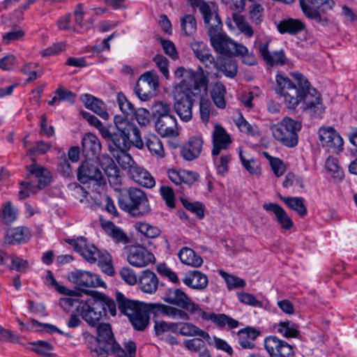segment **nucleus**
Instances as JSON below:
<instances>
[{"mask_svg":"<svg viewBox=\"0 0 357 357\" xmlns=\"http://www.w3.org/2000/svg\"><path fill=\"white\" fill-rule=\"evenodd\" d=\"M294 82L284 75L275 77V92L283 97L287 108L294 109L303 101L304 110L311 114L320 116L325 112L321 94L312 87L305 77L300 73H291Z\"/></svg>","mask_w":357,"mask_h":357,"instance_id":"nucleus-1","label":"nucleus"},{"mask_svg":"<svg viewBox=\"0 0 357 357\" xmlns=\"http://www.w3.org/2000/svg\"><path fill=\"white\" fill-rule=\"evenodd\" d=\"M200 13L204 18L211 44L218 53L225 56H239L243 63L248 66L257 63L256 56L247 47L236 43L222 33L221 20L213 6L203 3Z\"/></svg>","mask_w":357,"mask_h":357,"instance_id":"nucleus-2","label":"nucleus"},{"mask_svg":"<svg viewBox=\"0 0 357 357\" xmlns=\"http://www.w3.org/2000/svg\"><path fill=\"white\" fill-rule=\"evenodd\" d=\"M116 299L119 310L126 314L135 330L144 331L149 323V312L175 318L178 314V306L162 303H144L126 298L117 292Z\"/></svg>","mask_w":357,"mask_h":357,"instance_id":"nucleus-3","label":"nucleus"},{"mask_svg":"<svg viewBox=\"0 0 357 357\" xmlns=\"http://www.w3.org/2000/svg\"><path fill=\"white\" fill-rule=\"evenodd\" d=\"M96 331V337L89 333H84L83 335L92 357H108L109 354L117 357H135V343L129 341L125 345L126 351L122 349L116 341L109 324H99Z\"/></svg>","mask_w":357,"mask_h":357,"instance_id":"nucleus-4","label":"nucleus"},{"mask_svg":"<svg viewBox=\"0 0 357 357\" xmlns=\"http://www.w3.org/2000/svg\"><path fill=\"white\" fill-rule=\"evenodd\" d=\"M209 73L202 68L195 72L180 67V119L188 122L192 119V96L207 93Z\"/></svg>","mask_w":357,"mask_h":357,"instance_id":"nucleus-5","label":"nucleus"},{"mask_svg":"<svg viewBox=\"0 0 357 357\" xmlns=\"http://www.w3.org/2000/svg\"><path fill=\"white\" fill-rule=\"evenodd\" d=\"M91 296L77 306V312L87 324L92 326H96L106 315L107 309L111 315H116V304L113 299L97 291H93Z\"/></svg>","mask_w":357,"mask_h":357,"instance_id":"nucleus-6","label":"nucleus"},{"mask_svg":"<svg viewBox=\"0 0 357 357\" xmlns=\"http://www.w3.org/2000/svg\"><path fill=\"white\" fill-rule=\"evenodd\" d=\"M180 319H190L189 314H199L203 321H210L219 328L227 327L234 329L238 327L240 323L229 315L223 313L216 314L213 312L203 310L200 306L194 302L184 291L180 290Z\"/></svg>","mask_w":357,"mask_h":357,"instance_id":"nucleus-7","label":"nucleus"},{"mask_svg":"<svg viewBox=\"0 0 357 357\" xmlns=\"http://www.w3.org/2000/svg\"><path fill=\"white\" fill-rule=\"evenodd\" d=\"M121 209L132 216H141L150 211L149 199L145 192L137 188H130L119 199Z\"/></svg>","mask_w":357,"mask_h":357,"instance_id":"nucleus-8","label":"nucleus"},{"mask_svg":"<svg viewBox=\"0 0 357 357\" xmlns=\"http://www.w3.org/2000/svg\"><path fill=\"white\" fill-rule=\"evenodd\" d=\"M300 121L289 117L284 118L280 123L271 128L274 138L287 147H294L298 144V132L301 130Z\"/></svg>","mask_w":357,"mask_h":357,"instance_id":"nucleus-9","label":"nucleus"},{"mask_svg":"<svg viewBox=\"0 0 357 357\" xmlns=\"http://www.w3.org/2000/svg\"><path fill=\"white\" fill-rule=\"evenodd\" d=\"M114 122L116 131H111L109 128L104 130L102 137L111 141L109 144V150L111 149H118L121 150H129L130 149V142L128 138V120L126 118L116 115L114 118Z\"/></svg>","mask_w":357,"mask_h":357,"instance_id":"nucleus-10","label":"nucleus"},{"mask_svg":"<svg viewBox=\"0 0 357 357\" xmlns=\"http://www.w3.org/2000/svg\"><path fill=\"white\" fill-rule=\"evenodd\" d=\"M69 282L73 283L77 287L79 290H75L79 292V297L82 294H93V291H89L87 288L106 287L105 282H103L100 276L90 271L76 269L70 272L67 277Z\"/></svg>","mask_w":357,"mask_h":357,"instance_id":"nucleus-11","label":"nucleus"},{"mask_svg":"<svg viewBox=\"0 0 357 357\" xmlns=\"http://www.w3.org/2000/svg\"><path fill=\"white\" fill-rule=\"evenodd\" d=\"M158 86V76L155 71H147L138 79L135 91L142 101H148L155 96Z\"/></svg>","mask_w":357,"mask_h":357,"instance_id":"nucleus-12","label":"nucleus"},{"mask_svg":"<svg viewBox=\"0 0 357 357\" xmlns=\"http://www.w3.org/2000/svg\"><path fill=\"white\" fill-rule=\"evenodd\" d=\"M264 347L269 357H294V347L275 335L266 337Z\"/></svg>","mask_w":357,"mask_h":357,"instance_id":"nucleus-13","label":"nucleus"},{"mask_svg":"<svg viewBox=\"0 0 357 357\" xmlns=\"http://www.w3.org/2000/svg\"><path fill=\"white\" fill-rule=\"evenodd\" d=\"M161 112L155 121V128L162 136L172 135L178 132L177 121L175 116L169 114L167 105L160 104Z\"/></svg>","mask_w":357,"mask_h":357,"instance_id":"nucleus-14","label":"nucleus"},{"mask_svg":"<svg viewBox=\"0 0 357 357\" xmlns=\"http://www.w3.org/2000/svg\"><path fill=\"white\" fill-rule=\"evenodd\" d=\"M318 134L322 147L326 150L340 151L342 149L343 139L333 128H320Z\"/></svg>","mask_w":357,"mask_h":357,"instance_id":"nucleus-15","label":"nucleus"},{"mask_svg":"<svg viewBox=\"0 0 357 357\" xmlns=\"http://www.w3.org/2000/svg\"><path fill=\"white\" fill-rule=\"evenodd\" d=\"M68 242L73 246L74 250L79 253L88 262L93 264L102 256L100 251L93 245L89 244L84 237L76 240H68Z\"/></svg>","mask_w":357,"mask_h":357,"instance_id":"nucleus-16","label":"nucleus"},{"mask_svg":"<svg viewBox=\"0 0 357 357\" xmlns=\"http://www.w3.org/2000/svg\"><path fill=\"white\" fill-rule=\"evenodd\" d=\"M77 179L82 183L93 180L99 183L103 180V175L96 164L89 160L82 162L77 169Z\"/></svg>","mask_w":357,"mask_h":357,"instance_id":"nucleus-17","label":"nucleus"},{"mask_svg":"<svg viewBox=\"0 0 357 357\" xmlns=\"http://www.w3.org/2000/svg\"><path fill=\"white\" fill-rule=\"evenodd\" d=\"M128 261L133 266L144 267L154 263L155 257L143 247H134L130 250Z\"/></svg>","mask_w":357,"mask_h":357,"instance_id":"nucleus-18","label":"nucleus"},{"mask_svg":"<svg viewBox=\"0 0 357 357\" xmlns=\"http://www.w3.org/2000/svg\"><path fill=\"white\" fill-rule=\"evenodd\" d=\"M213 156H218L221 150L227 149L231 143V139L226 130L219 124L214 126L213 132Z\"/></svg>","mask_w":357,"mask_h":357,"instance_id":"nucleus-19","label":"nucleus"},{"mask_svg":"<svg viewBox=\"0 0 357 357\" xmlns=\"http://www.w3.org/2000/svg\"><path fill=\"white\" fill-rule=\"evenodd\" d=\"M203 139L198 136H193L183 144L181 148V155L188 161L197 158L202 151Z\"/></svg>","mask_w":357,"mask_h":357,"instance_id":"nucleus-20","label":"nucleus"},{"mask_svg":"<svg viewBox=\"0 0 357 357\" xmlns=\"http://www.w3.org/2000/svg\"><path fill=\"white\" fill-rule=\"evenodd\" d=\"M190 46L196 57L205 65L206 68L211 69L217 66L210 49L204 43L194 41L191 43Z\"/></svg>","mask_w":357,"mask_h":357,"instance_id":"nucleus-21","label":"nucleus"},{"mask_svg":"<svg viewBox=\"0 0 357 357\" xmlns=\"http://www.w3.org/2000/svg\"><path fill=\"white\" fill-rule=\"evenodd\" d=\"M182 280L186 286L199 291L205 289L208 284V277L197 270L185 273Z\"/></svg>","mask_w":357,"mask_h":357,"instance_id":"nucleus-22","label":"nucleus"},{"mask_svg":"<svg viewBox=\"0 0 357 357\" xmlns=\"http://www.w3.org/2000/svg\"><path fill=\"white\" fill-rule=\"evenodd\" d=\"M128 174L135 182L144 188H152L155 185V181L151 174L138 165L131 168Z\"/></svg>","mask_w":357,"mask_h":357,"instance_id":"nucleus-23","label":"nucleus"},{"mask_svg":"<svg viewBox=\"0 0 357 357\" xmlns=\"http://www.w3.org/2000/svg\"><path fill=\"white\" fill-rule=\"evenodd\" d=\"M83 153L91 159L98 155L101 149V144L98 137L92 133H86L82 141Z\"/></svg>","mask_w":357,"mask_h":357,"instance_id":"nucleus-24","label":"nucleus"},{"mask_svg":"<svg viewBox=\"0 0 357 357\" xmlns=\"http://www.w3.org/2000/svg\"><path fill=\"white\" fill-rule=\"evenodd\" d=\"M31 234L25 227H17L8 229L4 236L5 242L8 244L24 243L29 241Z\"/></svg>","mask_w":357,"mask_h":357,"instance_id":"nucleus-25","label":"nucleus"},{"mask_svg":"<svg viewBox=\"0 0 357 357\" xmlns=\"http://www.w3.org/2000/svg\"><path fill=\"white\" fill-rule=\"evenodd\" d=\"M263 208L266 211H271L275 214L276 220L280 223L282 228L289 229L292 227L294 225L293 221L289 217L284 209L279 204L275 203L264 204Z\"/></svg>","mask_w":357,"mask_h":357,"instance_id":"nucleus-26","label":"nucleus"},{"mask_svg":"<svg viewBox=\"0 0 357 357\" xmlns=\"http://www.w3.org/2000/svg\"><path fill=\"white\" fill-rule=\"evenodd\" d=\"M81 100L87 109L93 111L105 120L109 119V114L106 111L105 103L102 100L87 93L83 95Z\"/></svg>","mask_w":357,"mask_h":357,"instance_id":"nucleus-27","label":"nucleus"},{"mask_svg":"<svg viewBox=\"0 0 357 357\" xmlns=\"http://www.w3.org/2000/svg\"><path fill=\"white\" fill-rule=\"evenodd\" d=\"M32 160L33 164L28 167L29 174L37 179V188L38 189H43L51 181L50 172L43 167L36 164L34 158H33Z\"/></svg>","mask_w":357,"mask_h":357,"instance_id":"nucleus-28","label":"nucleus"},{"mask_svg":"<svg viewBox=\"0 0 357 357\" xmlns=\"http://www.w3.org/2000/svg\"><path fill=\"white\" fill-rule=\"evenodd\" d=\"M277 29L282 34L296 35L305 29V24L300 20L288 18L280 21L277 24Z\"/></svg>","mask_w":357,"mask_h":357,"instance_id":"nucleus-29","label":"nucleus"},{"mask_svg":"<svg viewBox=\"0 0 357 357\" xmlns=\"http://www.w3.org/2000/svg\"><path fill=\"white\" fill-rule=\"evenodd\" d=\"M103 159L105 162H101V166L108 178L109 183L114 187L119 186L121 183V177L119 168L111 158L107 156Z\"/></svg>","mask_w":357,"mask_h":357,"instance_id":"nucleus-30","label":"nucleus"},{"mask_svg":"<svg viewBox=\"0 0 357 357\" xmlns=\"http://www.w3.org/2000/svg\"><path fill=\"white\" fill-rule=\"evenodd\" d=\"M274 328L285 338H298L301 335L299 324L290 320L280 321L275 324Z\"/></svg>","mask_w":357,"mask_h":357,"instance_id":"nucleus-31","label":"nucleus"},{"mask_svg":"<svg viewBox=\"0 0 357 357\" xmlns=\"http://www.w3.org/2000/svg\"><path fill=\"white\" fill-rule=\"evenodd\" d=\"M139 284L143 292L153 294L158 289V279L153 271L147 269L142 271L139 277Z\"/></svg>","mask_w":357,"mask_h":357,"instance_id":"nucleus-32","label":"nucleus"},{"mask_svg":"<svg viewBox=\"0 0 357 357\" xmlns=\"http://www.w3.org/2000/svg\"><path fill=\"white\" fill-rule=\"evenodd\" d=\"M237 335L238 343L243 349H252L255 347V340L259 335V332L253 328L246 327L240 329Z\"/></svg>","mask_w":357,"mask_h":357,"instance_id":"nucleus-33","label":"nucleus"},{"mask_svg":"<svg viewBox=\"0 0 357 357\" xmlns=\"http://www.w3.org/2000/svg\"><path fill=\"white\" fill-rule=\"evenodd\" d=\"M180 335L185 336H199L208 344H212V338L208 332L199 328L193 324L180 323Z\"/></svg>","mask_w":357,"mask_h":357,"instance_id":"nucleus-34","label":"nucleus"},{"mask_svg":"<svg viewBox=\"0 0 357 357\" xmlns=\"http://www.w3.org/2000/svg\"><path fill=\"white\" fill-rule=\"evenodd\" d=\"M128 150H121L118 149H111V154L116 160L119 165L123 169L130 172V169L137 164L132 156L128 153Z\"/></svg>","mask_w":357,"mask_h":357,"instance_id":"nucleus-35","label":"nucleus"},{"mask_svg":"<svg viewBox=\"0 0 357 357\" xmlns=\"http://www.w3.org/2000/svg\"><path fill=\"white\" fill-rule=\"evenodd\" d=\"M180 261L184 264L199 267L203 264L202 258L197 255L192 249L183 247L180 250Z\"/></svg>","mask_w":357,"mask_h":357,"instance_id":"nucleus-36","label":"nucleus"},{"mask_svg":"<svg viewBox=\"0 0 357 357\" xmlns=\"http://www.w3.org/2000/svg\"><path fill=\"white\" fill-rule=\"evenodd\" d=\"M225 94L226 88L224 84L218 82L213 86L211 97L215 106L220 109H224L226 107Z\"/></svg>","mask_w":357,"mask_h":357,"instance_id":"nucleus-37","label":"nucleus"},{"mask_svg":"<svg viewBox=\"0 0 357 357\" xmlns=\"http://www.w3.org/2000/svg\"><path fill=\"white\" fill-rule=\"evenodd\" d=\"M248 18L256 26L263 21L264 8L260 1H253L248 6Z\"/></svg>","mask_w":357,"mask_h":357,"instance_id":"nucleus-38","label":"nucleus"},{"mask_svg":"<svg viewBox=\"0 0 357 357\" xmlns=\"http://www.w3.org/2000/svg\"><path fill=\"white\" fill-rule=\"evenodd\" d=\"M102 227L107 234L112 237L116 242H121L123 243L128 242V237L126 234L113 222L110 221L102 222Z\"/></svg>","mask_w":357,"mask_h":357,"instance_id":"nucleus-39","label":"nucleus"},{"mask_svg":"<svg viewBox=\"0 0 357 357\" xmlns=\"http://www.w3.org/2000/svg\"><path fill=\"white\" fill-rule=\"evenodd\" d=\"M218 273L225 280L229 290L244 288L246 286L245 281L235 275L229 274L222 269L218 271Z\"/></svg>","mask_w":357,"mask_h":357,"instance_id":"nucleus-40","label":"nucleus"},{"mask_svg":"<svg viewBox=\"0 0 357 357\" xmlns=\"http://www.w3.org/2000/svg\"><path fill=\"white\" fill-rule=\"evenodd\" d=\"M180 202L187 211L195 215L198 219H202L204 217L205 206L202 202H191L183 198H180Z\"/></svg>","mask_w":357,"mask_h":357,"instance_id":"nucleus-41","label":"nucleus"},{"mask_svg":"<svg viewBox=\"0 0 357 357\" xmlns=\"http://www.w3.org/2000/svg\"><path fill=\"white\" fill-rule=\"evenodd\" d=\"M280 199L289 208L295 211L301 216L303 217L307 214V208L302 197H280Z\"/></svg>","mask_w":357,"mask_h":357,"instance_id":"nucleus-42","label":"nucleus"},{"mask_svg":"<svg viewBox=\"0 0 357 357\" xmlns=\"http://www.w3.org/2000/svg\"><path fill=\"white\" fill-rule=\"evenodd\" d=\"M234 122L241 132L252 137H259L260 135V130L258 126L249 123L241 114L234 120Z\"/></svg>","mask_w":357,"mask_h":357,"instance_id":"nucleus-43","label":"nucleus"},{"mask_svg":"<svg viewBox=\"0 0 357 357\" xmlns=\"http://www.w3.org/2000/svg\"><path fill=\"white\" fill-rule=\"evenodd\" d=\"M232 18L236 27L242 33H243L247 38H252L253 36V28L249 22L246 21L243 15L238 13H234Z\"/></svg>","mask_w":357,"mask_h":357,"instance_id":"nucleus-44","label":"nucleus"},{"mask_svg":"<svg viewBox=\"0 0 357 357\" xmlns=\"http://www.w3.org/2000/svg\"><path fill=\"white\" fill-rule=\"evenodd\" d=\"M240 160L243 167L252 175H259L261 173L260 162L254 158L246 159L242 151L239 153Z\"/></svg>","mask_w":357,"mask_h":357,"instance_id":"nucleus-45","label":"nucleus"},{"mask_svg":"<svg viewBox=\"0 0 357 357\" xmlns=\"http://www.w3.org/2000/svg\"><path fill=\"white\" fill-rule=\"evenodd\" d=\"M154 329L157 335L161 334L177 335L178 332V325L176 323L167 322L165 321H155Z\"/></svg>","mask_w":357,"mask_h":357,"instance_id":"nucleus-46","label":"nucleus"},{"mask_svg":"<svg viewBox=\"0 0 357 357\" xmlns=\"http://www.w3.org/2000/svg\"><path fill=\"white\" fill-rule=\"evenodd\" d=\"M146 146L152 153L160 157L164 156L162 144L159 137L155 135H149L146 138Z\"/></svg>","mask_w":357,"mask_h":357,"instance_id":"nucleus-47","label":"nucleus"},{"mask_svg":"<svg viewBox=\"0 0 357 357\" xmlns=\"http://www.w3.org/2000/svg\"><path fill=\"white\" fill-rule=\"evenodd\" d=\"M45 282L47 285H51L54 287L56 291L63 295L66 296H79L80 293L77 292L74 290L69 289L62 285H60L56 280H55L53 273L51 271H47L46 277H45Z\"/></svg>","mask_w":357,"mask_h":357,"instance_id":"nucleus-48","label":"nucleus"},{"mask_svg":"<svg viewBox=\"0 0 357 357\" xmlns=\"http://www.w3.org/2000/svg\"><path fill=\"white\" fill-rule=\"evenodd\" d=\"M1 220L6 225H10L17 218V210L10 202L2 204Z\"/></svg>","mask_w":357,"mask_h":357,"instance_id":"nucleus-49","label":"nucleus"},{"mask_svg":"<svg viewBox=\"0 0 357 357\" xmlns=\"http://www.w3.org/2000/svg\"><path fill=\"white\" fill-rule=\"evenodd\" d=\"M180 24L184 34L188 36H192L197 31V21L194 15H186L183 16Z\"/></svg>","mask_w":357,"mask_h":357,"instance_id":"nucleus-50","label":"nucleus"},{"mask_svg":"<svg viewBox=\"0 0 357 357\" xmlns=\"http://www.w3.org/2000/svg\"><path fill=\"white\" fill-rule=\"evenodd\" d=\"M128 138L130 146H133L138 149H144V142L140 135V132L135 124L128 121Z\"/></svg>","mask_w":357,"mask_h":357,"instance_id":"nucleus-51","label":"nucleus"},{"mask_svg":"<svg viewBox=\"0 0 357 357\" xmlns=\"http://www.w3.org/2000/svg\"><path fill=\"white\" fill-rule=\"evenodd\" d=\"M160 195L169 208L176 207V196L173 189L167 185H162L160 187Z\"/></svg>","mask_w":357,"mask_h":357,"instance_id":"nucleus-52","label":"nucleus"},{"mask_svg":"<svg viewBox=\"0 0 357 357\" xmlns=\"http://www.w3.org/2000/svg\"><path fill=\"white\" fill-rule=\"evenodd\" d=\"M137 230L148 238H155L160 234L158 227L145 222H137L135 225Z\"/></svg>","mask_w":357,"mask_h":357,"instance_id":"nucleus-53","label":"nucleus"},{"mask_svg":"<svg viewBox=\"0 0 357 357\" xmlns=\"http://www.w3.org/2000/svg\"><path fill=\"white\" fill-rule=\"evenodd\" d=\"M117 103L121 111L126 116H132L135 112L134 105L127 99L123 93H119L116 97Z\"/></svg>","mask_w":357,"mask_h":357,"instance_id":"nucleus-54","label":"nucleus"},{"mask_svg":"<svg viewBox=\"0 0 357 357\" xmlns=\"http://www.w3.org/2000/svg\"><path fill=\"white\" fill-rule=\"evenodd\" d=\"M304 15L309 19L314 20L317 23L323 26L328 24L329 21L327 17L321 15L316 8H303Z\"/></svg>","mask_w":357,"mask_h":357,"instance_id":"nucleus-55","label":"nucleus"},{"mask_svg":"<svg viewBox=\"0 0 357 357\" xmlns=\"http://www.w3.org/2000/svg\"><path fill=\"white\" fill-rule=\"evenodd\" d=\"M31 349L40 354L44 356H51L52 351H53V346L46 341L39 340L37 342H32L31 344Z\"/></svg>","mask_w":357,"mask_h":357,"instance_id":"nucleus-56","label":"nucleus"},{"mask_svg":"<svg viewBox=\"0 0 357 357\" xmlns=\"http://www.w3.org/2000/svg\"><path fill=\"white\" fill-rule=\"evenodd\" d=\"M238 301L245 305L255 307H262L263 303L256 298L255 296L247 292H238L236 294Z\"/></svg>","mask_w":357,"mask_h":357,"instance_id":"nucleus-57","label":"nucleus"},{"mask_svg":"<svg viewBox=\"0 0 357 357\" xmlns=\"http://www.w3.org/2000/svg\"><path fill=\"white\" fill-rule=\"evenodd\" d=\"M286 60L284 52L281 50L271 53L265 61L271 66H283L286 63Z\"/></svg>","mask_w":357,"mask_h":357,"instance_id":"nucleus-58","label":"nucleus"},{"mask_svg":"<svg viewBox=\"0 0 357 357\" xmlns=\"http://www.w3.org/2000/svg\"><path fill=\"white\" fill-rule=\"evenodd\" d=\"M220 69L227 77L234 78L237 74V63L231 59H226L220 66Z\"/></svg>","mask_w":357,"mask_h":357,"instance_id":"nucleus-59","label":"nucleus"},{"mask_svg":"<svg viewBox=\"0 0 357 357\" xmlns=\"http://www.w3.org/2000/svg\"><path fill=\"white\" fill-rule=\"evenodd\" d=\"M98 261L101 270L105 273L108 275H113L114 274L115 271L112 264V258L108 253L102 255Z\"/></svg>","mask_w":357,"mask_h":357,"instance_id":"nucleus-60","label":"nucleus"},{"mask_svg":"<svg viewBox=\"0 0 357 357\" xmlns=\"http://www.w3.org/2000/svg\"><path fill=\"white\" fill-rule=\"evenodd\" d=\"M213 160L215 165L217 172L219 174L224 175L228 171V163L231 160V156L229 155H224L220 158L215 156Z\"/></svg>","mask_w":357,"mask_h":357,"instance_id":"nucleus-61","label":"nucleus"},{"mask_svg":"<svg viewBox=\"0 0 357 357\" xmlns=\"http://www.w3.org/2000/svg\"><path fill=\"white\" fill-rule=\"evenodd\" d=\"M326 169L332 174L334 177L341 178L343 175V172L341 170L338 161L333 157H328L326 161Z\"/></svg>","mask_w":357,"mask_h":357,"instance_id":"nucleus-62","label":"nucleus"},{"mask_svg":"<svg viewBox=\"0 0 357 357\" xmlns=\"http://www.w3.org/2000/svg\"><path fill=\"white\" fill-rule=\"evenodd\" d=\"M133 115L137 123L142 126H146L151 122V114L149 110L143 107L135 109Z\"/></svg>","mask_w":357,"mask_h":357,"instance_id":"nucleus-63","label":"nucleus"},{"mask_svg":"<svg viewBox=\"0 0 357 357\" xmlns=\"http://www.w3.org/2000/svg\"><path fill=\"white\" fill-rule=\"evenodd\" d=\"M199 178V174L193 171L190 170H181L180 169V184L183 183L185 184L191 185Z\"/></svg>","mask_w":357,"mask_h":357,"instance_id":"nucleus-64","label":"nucleus"}]
</instances>
